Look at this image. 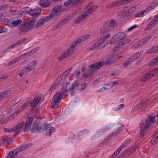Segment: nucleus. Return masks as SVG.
<instances>
[{"label":"nucleus","instance_id":"nucleus-24","mask_svg":"<svg viewBox=\"0 0 158 158\" xmlns=\"http://www.w3.org/2000/svg\"><path fill=\"white\" fill-rule=\"evenodd\" d=\"M63 77L62 78H58L57 79L56 81L55 82L54 84L52 86V89H56L57 88V85H60L61 83H63Z\"/></svg>","mask_w":158,"mask_h":158},{"label":"nucleus","instance_id":"nucleus-13","mask_svg":"<svg viewBox=\"0 0 158 158\" xmlns=\"http://www.w3.org/2000/svg\"><path fill=\"white\" fill-rule=\"evenodd\" d=\"M73 51V50H72V49L69 47L66 51L64 52L60 57H58V59L60 60H62L63 59L69 56L70 55L72 54Z\"/></svg>","mask_w":158,"mask_h":158},{"label":"nucleus","instance_id":"nucleus-48","mask_svg":"<svg viewBox=\"0 0 158 158\" xmlns=\"http://www.w3.org/2000/svg\"><path fill=\"white\" fill-rule=\"evenodd\" d=\"M154 75V73H152V72L150 71L146 75V76L147 77V79H148Z\"/></svg>","mask_w":158,"mask_h":158},{"label":"nucleus","instance_id":"nucleus-33","mask_svg":"<svg viewBox=\"0 0 158 158\" xmlns=\"http://www.w3.org/2000/svg\"><path fill=\"white\" fill-rule=\"evenodd\" d=\"M21 111H22V110H20V111H19V110H18L13 113L12 114L10 115L8 117L9 121L13 119L16 116H17L19 113Z\"/></svg>","mask_w":158,"mask_h":158},{"label":"nucleus","instance_id":"nucleus-16","mask_svg":"<svg viewBox=\"0 0 158 158\" xmlns=\"http://www.w3.org/2000/svg\"><path fill=\"white\" fill-rule=\"evenodd\" d=\"M29 115L35 117L37 118L42 119L40 117L41 112L38 109H31Z\"/></svg>","mask_w":158,"mask_h":158},{"label":"nucleus","instance_id":"nucleus-19","mask_svg":"<svg viewBox=\"0 0 158 158\" xmlns=\"http://www.w3.org/2000/svg\"><path fill=\"white\" fill-rule=\"evenodd\" d=\"M103 61L97 62L90 65L89 66L92 69H98L103 66Z\"/></svg>","mask_w":158,"mask_h":158},{"label":"nucleus","instance_id":"nucleus-37","mask_svg":"<svg viewBox=\"0 0 158 158\" xmlns=\"http://www.w3.org/2000/svg\"><path fill=\"white\" fill-rule=\"evenodd\" d=\"M158 63V58H155L150 61L149 66L150 67Z\"/></svg>","mask_w":158,"mask_h":158},{"label":"nucleus","instance_id":"nucleus-8","mask_svg":"<svg viewBox=\"0 0 158 158\" xmlns=\"http://www.w3.org/2000/svg\"><path fill=\"white\" fill-rule=\"evenodd\" d=\"M123 127L124 125H122L120 126L116 131H114V132L111 133L105 139L101 142L100 144L98 146V147H99L103 146V145L106 144L107 141H109L110 139L113 138L115 136L117 135L118 133L122 130Z\"/></svg>","mask_w":158,"mask_h":158},{"label":"nucleus","instance_id":"nucleus-23","mask_svg":"<svg viewBox=\"0 0 158 158\" xmlns=\"http://www.w3.org/2000/svg\"><path fill=\"white\" fill-rule=\"evenodd\" d=\"M151 141V143L156 144L158 141V128L155 131Z\"/></svg>","mask_w":158,"mask_h":158},{"label":"nucleus","instance_id":"nucleus-32","mask_svg":"<svg viewBox=\"0 0 158 158\" xmlns=\"http://www.w3.org/2000/svg\"><path fill=\"white\" fill-rule=\"evenodd\" d=\"M148 99H146L143 101L142 102L138 104L137 106V108L139 109H140L141 108H146L145 106L146 104L148 102Z\"/></svg>","mask_w":158,"mask_h":158},{"label":"nucleus","instance_id":"nucleus-20","mask_svg":"<svg viewBox=\"0 0 158 158\" xmlns=\"http://www.w3.org/2000/svg\"><path fill=\"white\" fill-rule=\"evenodd\" d=\"M158 23V15L155 16V19H153L149 24L145 28V30H147L151 29L154 25Z\"/></svg>","mask_w":158,"mask_h":158},{"label":"nucleus","instance_id":"nucleus-30","mask_svg":"<svg viewBox=\"0 0 158 158\" xmlns=\"http://www.w3.org/2000/svg\"><path fill=\"white\" fill-rule=\"evenodd\" d=\"M119 41L123 40L127 36V34L123 32H119L116 34Z\"/></svg>","mask_w":158,"mask_h":158},{"label":"nucleus","instance_id":"nucleus-27","mask_svg":"<svg viewBox=\"0 0 158 158\" xmlns=\"http://www.w3.org/2000/svg\"><path fill=\"white\" fill-rule=\"evenodd\" d=\"M110 31V29L105 23L101 29V33L102 34H105Z\"/></svg>","mask_w":158,"mask_h":158},{"label":"nucleus","instance_id":"nucleus-29","mask_svg":"<svg viewBox=\"0 0 158 158\" xmlns=\"http://www.w3.org/2000/svg\"><path fill=\"white\" fill-rule=\"evenodd\" d=\"M98 6L96 5L89 7L85 12L86 14L88 15L89 14H92L93 12L95 11L98 8Z\"/></svg>","mask_w":158,"mask_h":158},{"label":"nucleus","instance_id":"nucleus-5","mask_svg":"<svg viewBox=\"0 0 158 158\" xmlns=\"http://www.w3.org/2000/svg\"><path fill=\"white\" fill-rule=\"evenodd\" d=\"M35 21V18L32 17V20L28 22H24L22 23L18 27V30L19 31V34H22L27 32L33 28L34 23Z\"/></svg>","mask_w":158,"mask_h":158},{"label":"nucleus","instance_id":"nucleus-22","mask_svg":"<svg viewBox=\"0 0 158 158\" xmlns=\"http://www.w3.org/2000/svg\"><path fill=\"white\" fill-rule=\"evenodd\" d=\"M88 16H88V15L86 14L85 12L81 16H78L76 18L75 22L76 24L79 23L82 21L83 19L87 18Z\"/></svg>","mask_w":158,"mask_h":158},{"label":"nucleus","instance_id":"nucleus-57","mask_svg":"<svg viewBox=\"0 0 158 158\" xmlns=\"http://www.w3.org/2000/svg\"><path fill=\"white\" fill-rule=\"evenodd\" d=\"M128 153V151L127 150H126L124 151L123 152H122L121 154V156L122 157H123L126 155Z\"/></svg>","mask_w":158,"mask_h":158},{"label":"nucleus","instance_id":"nucleus-54","mask_svg":"<svg viewBox=\"0 0 158 158\" xmlns=\"http://www.w3.org/2000/svg\"><path fill=\"white\" fill-rule=\"evenodd\" d=\"M151 38L150 36H148L146 37H145L143 39H142V41L143 42H144L145 43L148 40Z\"/></svg>","mask_w":158,"mask_h":158},{"label":"nucleus","instance_id":"nucleus-9","mask_svg":"<svg viewBox=\"0 0 158 158\" xmlns=\"http://www.w3.org/2000/svg\"><path fill=\"white\" fill-rule=\"evenodd\" d=\"M41 10L38 8H35L33 9H31L29 11L26 10L23 11L20 14L21 15H23L24 14H28L31 15V19H32V17H34L36 20V17H35L38 16L41 12Z\"/></svg>","mask_w":158,"mask_h":158},{"label":"nucleus","instance_id":"nucleus-39","mask_svg":"<svg viewBox=\"0 0 158 158\" xmlns=\"http://www.w3.org/2000/svg\"><path fill=\"white\" fill-rule=\"evenodd\" d=\"M147 12L146 10H144L142 11L141 12H139L137 13L136 15H135V16L136 17H143L144 14L145 15L146 14Z\"/></svg>","mask_w":158,"mask_h":158},{"label":"nucleus","instance_id":"nucleus-28","mask_svg":"<svg viewBox=\"0 0 158 158\" xmlns=\"http://www.w3.org/2000/svg\"><path fill=\"white\" fill-rule=\"evenodd\" d=\"M4 144L7 145L11 144L12 142V139L11 138H9L8 137H5L3 138Z\"/></svg>","mask_w":158,"mask_h":158},{"label":"nucleus","instance_id":"nucleus-21","mask_svg":"<svg viewBox=\"0 0 158 158\" xmlns=\"http://www.w3.org/2000/svg\"><path fill=\"white\" fill-rule=\"evenodd\" d=\"M11 93V90H7L0 93V101L8 97Z\"/></svg>","mask_w":158,"mask_h":158},{"label":"nucleus","instance_id":"nucleus-52","mask_svg":"<svg viewBox=\"0 0 158 158\" xmlns=\"http://www.w3.org/2000/svg\"><path fill=\"white\" fill-rule=\"evenodd\" d=\"M140 56V53L139 52H138L137 53L135 54L133 56V58L135 59V60H136L137 58H138Z\"/></svg>","mask_w":158,"mask_h":158},{"label":"nucleus","instance_id":"nucleus-6","mask_svg":"<svg viewBox=\"0 0 158 158\" xmlns=\"http://www.w3.org/2000/svg\"><path fill=\"white\" fill-rule=\"evenodd\" d=\"M78 10H77L73 11V12L70 13L64 19L61 21H60L58 23L56 24L53 27L52 30H55L59 28L61 26L64 24L67 23L68 22V21L70 19H71L72 17H73L76 15Z\"/></svg>","mask_w":158,"mask_h":158},{"label":"nucleus","instance_id":"nucleus-64","mask_svg":"<svg viewBox=\"0 0 158 158\" xmlns=\"http://www.w3.org/2000/svg\"><path fill=\"white\" fill-rule=\"evenodd\" d=\"M127 60H128V61H129V62L131 63L134 60H135V59L133 58V56L130 58H128Z\"/></svg>","mask_w":158,"mask_h":158},{"label":"nucleus","instance_id":"nucleus-60","mask_svg":"<svg viewBox=\"0 0 158 158\" xmlns=\"http://www.w3.org/2000/svg\"><path fill=\"white\" fill-rule=\"evenodd\" d=\"M84 1V0H76L73 2V4L74 5H76L77 4L80 2L81 1L82 2V1Z\"/></svg>","mask_w":158,"mask_h":158},{"label":"nucleus","instance_id":"nucleus-59","mask_svg":"<svg viewBox=\"0 0 158 158\" xmlns=\"http://www.w3.org/2000/svg\"><path fill=\"white\" fill-rule=\"evenodd\" d=\"M113 7V4L112 3H111L110 4H108L106 6V8H110Z\"/></svg>","mask_w":158,"mask_h":158},{"label":"nucleus","instance_id":"nucleus-46","mask_svg":"<svg viewBox=\"0 0 158 158\" xmlns=\"http://www.w3.org/2000/svg\"><path fill=\"white\" fill-rule=\"evenodd\" d=\"M90 36L89 35L86 34L80 37L78 39V40H80L81 43V42H82L84 41L85 40L89 38L90 37Z\"/></svg>","mask_w":158,"mask_h":158},{"label":"nucleus","instance_id":"nucleus-49","mask_svg":"<svg viewBox=\"0 0 158 158\" xmlns=\"http://www.w3.org/2000/svg\"><path fill=\"white\" fill-rule=\"evenodd\" d=\"M26 38H25L20 39L19 41L16 43L18 45V46L23 43L26 40Z\"/></svg>","mask_w":158,"mask_h":158},{"label":"nucleus","instance_id":"nucleus-43","mask_svg":"<svg viewBox=\"0 0 158 158\" xmlns=\"http://www.w3.org/2000/svg\"><path fill=\"white\" fill-rule=\"evenodd\" d=\"M158 6V4L157 3L154 2L148 7L147 9L148 10H151Z\"/></svg>","mask_w":158,"mask_h":158},{"label":"nucleus","instance_id":"nucleus-42","mask_svg":"<svg viewBox=\"0 0 158 158\" xmlns=\"http://www.w3.org/2000/svg\"><path fill=\"white\" fill-rule=\"evenodd\" d=\"M32 70V69L27 66L22 70V72H23V75H25Z\"/></svg>","mask_w":158,"mask_h":158},{"label":"nucleus","instance_id":"nucleus-47","mask_svg":"<svg viewBox=\"0 0 158 158\" xmlns=\"http://www.w3.org/2000/svg\"><path fill=\"white\" fill-rule=\"evenodd\" d=\"M58 102L52 101L51 103L52 108V109H56L58 107L59 104L57 103Z\"/></svg>","mask_w":158,"mask_h":158},{"label":"nucleus","instance_id":"nucleus-12","mask_svg":"<svg viewBox=\"0 0 158 158\" xmlns=\"http://www.w3.org/2000/svg\"><path fill=\"white\" fill-rule=\"evenodd\" d=\"M24 124L23 122H21L12 128L11 131L13 132H15L14 134V137L16 135H18L20 133L21 128Z\"/></svg>","mask_w":158,"mask_h":158},{"label":"nucleus","instance_id":"nucleus-56","mask_svg":"<svg viewBox=\"0 0 158 158\" xmlns=\"http://www.w3.org/2000/svg\"><path fill=\"white\" fill-rule=\"evenodd\" d=\"M8 121H9V120H8V117H7L5 119H2V121H1V124H4V123H7Z\"/></svg>","mask_w":158,"mask_h":158},{"label":"nucleus","instance_id":"nucleus-53","mask_svg":"<svg viewBox=\"0 0 158 158\" xmlns=\"http://www.w3.org/2000/svg\"><path fill=\"white\" fill-rule=\"evenodd\" d=\"M8 77V75H4L0 77V82L2 81L4 79H6Z\"/></svg>","mask_w":158,"mask_h":158},{"label":"nucleus","instance_id":"nucleus-38","mask_svg":"<svg viewBox=\"0 0 158 158\" xmlns=\"http://www.w3.org/2000/svg\"><path fill=\"white\" fill-rule=\"evenodd\" d=\"M36 64L37 60H34L28 64L27 65V66L32 70L34 67L36 65Z\"/></svg>","mask_w":158,"mask_h":158},{"label":"nucleus","instance_id":"nucleus-10","mask_svg":"<svg viewBox=\"0 0 158 158\" xmlns=\"http://www.w3.org/2000/svg\"><path fill=\"white\" fill-rule=\"evenodd\" d=\"M110 37V33L107 34L105 35L103 37L101 38L94 43V45L92 46L90 48L91 50H94L96 49L98 47L106 41V40Z\"/></svg>","mask_w":158,"mask_h":158},{"label":"nucleus","instance_id":"nucleus-26","mask_svg":"<svg viewBox=\"0 0 158 158\" xmlns=\"http://www.w3.org/2000/svg\"><path fill=\"white\" fill-rule=\"evenodd\" d=\"M26 57H26V54L24 53L20 56L19 57L15 58V60H12L11 62H12V64H14L20 61Z\"/></svg>","mask_w":158,"mask_h":158},{"label":"nucleus","instance_id":"nucleus-44","mask_svg":"<svg viewBox=\"0 0 158 158\" xmlns=\"http://www.w3.org/2000/svg\"><path fill=\"white\" fill-rule=\"evenodd\" d=\"M21 22L22 20L20 19H19L12 22V25L14 27L17 26L21 23Z\"/></svg>","mask_w":158,"mask_h":158},{"label":"nucleus","instance_id":"nucleus-15","mask_svg":"<svg viewBox=\"0 0 158 158\" xmlns=\"http://www.w3.org/2000/svg\"><path fill=\"white\" fill-rule=\"evenodd\" d=\"M33 118L32 117H30L26 121L25 124L24 128L23 129H22L23 132L27 131L30 129V127L32 125L33 122Z\"/></svg>","mask_w":158,"mask_h":158},{"label":"nucleus","instance_id":"nucleus-4","mask_svg":"<svg viewBox=\"0 0 158 158\" xmlns=\"http://www.w3.org/2000/svg\"><path fill=\"white\" fill-rule=\"evenodd\" d=\"M155 121L154 117L149 115L147 118L143 120L141 122L140 133L141 136L143 137L146 134L148 127L154 122Z\"/></svg>","mask_w":158,"mask_h":158},{"label":"nucleus","instance_id":"nucleus-25","mask_svg":"<svg viewBox=\"0 0 158 158\" xmlns=\"http://www.w3.org/2000/svg\"><path fill=\"white\" fill-rule=\"evenodd\" d=\"M77 81L78 83V85L77 87V88L76 89H73V90L74 91V94L75 93V92L77 91L78 89H79L81 90H84L87 87V84L85 83H83L80 85L79 86V83L78 81H76L74 82Z\"/></svg>","mask_w":158,"mask_h":158},{"label":"nucleus","instance_id":"nucleus-45","mask_svg":"<svg viewBox=\"0 0 158 158\" xmlns=\"http://www.w3.org/2000/svg\"><path fill=\"white\" fill-rule=\"evenodd\" d=\"M132 140V139L131 138H130L127 139L122 144V147H123L124 148L127 146Z\"/></svg>","mask_w":158,"mask_h":158},{"label":"nucleus","instance_id":"nucleus-62","mask_svg":"<svg viewBox=\"0 0 158 158\" xmlns=\"http://www.w3.org/2000/svg\"><path fill=\"white\" fill-rule=\"evenodd\" d=\"M18 46L17 43H15V44H13L11 45V46L10 47V49H11V48H15V47H16V46Z\"/></svg>","mask_w":158,"mask_h":158},{"label":"nucleus","instance_id":"nucleus-11","mask_svg":"<svg viewBox=\"0 0 158 158\" xmlns=\"http://www.w3.org/2000/svg\"><path fill=\"white\" fill-rule=\"evenodd\" d=\"M25 150L22 146L18 148L10 151L8 153L7 158H15V156L18 153Z\"/></svg>","mask_w":158,"mask_h":158},{"label":"nucleus","instance_id":"nucleus-14","mask_svg":"<svg viewBox=\"0 0 158 158\" xmlns=\"http://www.w3.org/2000/svg\"><path fill=\"white\" fill-rule=\"evenodd\" d=\"M131 41V40L129 38H127L123 41H120L118 43L115 48H113V51L115 52L118 50L120 48L124 46L125 44L129 43Z\"/></svg>","mask_w":158,"mask_h":158},{"label":"nucleus","instance_id":"nucleus-18","mask_svg":"<svg viewBox=\"0 0 158 158\" xmlns=\"http://www.w3.org/2000/svg\"><path fill=\"white\" fill-rule=\"evenodd\" d=\"M134 0H121L112 2L113 7H118L121 5L133 1Z\"/></svg>","mask_w":158,"mask_h":158},{"label":"nucleus","instance_id":"nucleus-61","mask_svg":"<svg viewBox=\"0 0 158 158\" xmlns=\"http://www.w3.org/2000/svg\"><path fill=\"white\" fill-rule=\"evenodd\" d=\"M151 72H152V73H154L155 75L156 73H158V67L155 68L152 71H151Z\"/></svg>","mask_w":158,"mask_h":158},{"label":"nucleus","instance_id":"nucleus-3","mask_svg":"<svg viewBox=\"0 0 158 158\" xmlns=\"http://www.w3.org/2000/svg\"><path fill=\"white\" fill-rule=\"evenodd\" d=\"M38 121L36 120L34 122L31 131L32 133H35L37 131L39 132H42L44 129L47 130L46 134L48 136L51 135V133L54 131L55 129L53 127H49V125L46 123L43 124V129L41 127L39 126V124L37 123Z\"/></svg>","mask_w":158,"mask_h":158},{"label":"nucleus","instance_id":"nucleus-58","mask_svg":"<svg viewBox=\"0 0 158 158\" xmlns=\"http://www.w3.org/2000/svg\"><path fill=\"white\" fill-rule=\"evenodd\" d=\"M145 44L144 42H143V41H142V40H141L137 42L136 45H138L139 46L142 45L143 44Z\"/></svg>","mask_w":158,"mask_h":158},{"label":"nucleus","instance_id":"nucleus-50","mask_svg":"<svg viewBox=\"0 0 158 158\" xmlns=\"http://www.w3.org/2000/svg\"><path fill=\"white\" fill-rule=\"evenodd\" d=\"M32 145V143H31L26 144L23 145H22V146L23 147V148H24V149L25 150L31 146Z\"/></svg>","mask_w":158,"mask_h":158},{"label":"nucleus","instance_id":"nucleus-17","mask_svg":"<svg viewBox=\"0 0 158 158\" xmlns=\"http://www.w3.org/2000/svg\"><path fill=\"white\" fill-rule=\"evenodd\" d=\"M105 24L110 30L113 29L118 24L113 19H111L106 23Z\"/></svg>","mask_w":158,"mask_h":158},{"label":"nucleus","instance_id":"nucleus-63","mask_svg":"<svg viewBox=\"0 0 158 158\" xmlns=\"http://www.w3.org/2000/svg\"><path fill=\"white\" fill-rule=\"evenodd\" d=\"M137 26V25H134V26H132L131 27H130L128 29H127V31H131L134 28H136V27Z\"/></svg>","mask_w":158,"mask_h":158},{"label":"nucleus","instance_id":"nucleus-1","mask_svg":"<svg viewBox=\"0 0 158 158\" xmlns=\"http://www.w3.org/2000/svg\"><path fill=\"white\" fill-rule=\"evenodd\" d=\"M65 85H64L62 88L61 92H57L54 96V100L53 101L58 102L62 97L63 95L66 96L69 91L71 92L72 95H74V91L73 89H76L78 85L77 82L76 81L73 83L71 86L69 81L65 82Z\"/></svg>","mask_w":158,"mask_h":158},{"label":"nucleus","instance_id":"nucleus-41","mask_svg":"<svg viewBox=\"0 0 158 158\" xmlns=\"http://www.w3.org/2000/svg\"><path fill=\"white\" fill-rule=\"evenodd\" d=\"M158 51V48L157 46L152 48L151 49L148 50L147 53L148 54H150L156 52Z\"/></svg>","mask_w":158,"mask_h":158},{"label":"nucleus","instance_id":"nucleus-36","mask_svg":"<svg viewBox=\"0 0 158 158\" xmlns=\"http://www.w3.org/2000/svg\"><path fill=\"white\" fill-rule=\"evenodd\" d=\"M80 43V40L77 39V40L73 43L69 47L72 50H73L75 47L77 46V44H79Z\"/></svg>","mask_w":158,"mask_h":158},{"label":"nucleus","instance_id":"nucleus-7","mask_svg":"<svg viewBox=\"0 0 158 158\" xmlns=\"http://www.w3.org/2000/svg\"><path fill=\"white\" fill-rule=\"evenodd\" d=\"M41 98L40 97H36L32 101H27L24 103L22 106L21 108L25 109L27 108H29L31 106L32 108H33V106L36 108V106L41 101Z\"/></svg>","mask_w":158,"mask_h":158},{"label":"nucleus","instance_id":"nucleus-31","mask_svg":"<svg viewBox=\"0 0 158 158\" xmlns=\"http://www.w3.org/2000/svg\"><path fill=\"white\" fill-rule=\"evenodd\" d=\"M40 48L37 47L32 49L30 51H29L25 53L26 54V57H28L30 56L31 55L33 54V53L37 52L39 49Z\"/></svg>","mask_w":158,"mask_h":158},{"label":"nucleus","instance_id":"nucleus-35","mask_svg":"<svg viewBox=\"0 0 158 158\" xmlns=\"http://www.w3.org/2000/svg\"><path fill=\"white\" fill-rule=\"evenodd\" d=\"M119 41L116 35L114 36L110 40V43L111 44H114L116 43Z\"/></svg>","mask_w":158,"mask_h":158},{"label":"nucleus","instance_id":"nucleus-40","mask_svg":"<svg viewBox=\"0 0 158 158\" xmlns=\"http://www.w3.org/2000/svg\"><path fill=\"white\" fill-rule=\"evenodd\" d=\"M2 21L6 25L11 27V26L12 25L11 20L8 19L4 18L3 19Z\"/></svg>","mask_w":158,"mask_h":158},{"label":"nucleus","instance_id":"nucleus-55","mask_svg":"<svg viewBox=\"0 0 158 158\" xmlns=\"http://www.w3.org/2000/svg\"><path fill=\"white\" fill-rule=\"evenodd\" d=\"M8 29L6 28H4L3 27H1V31H0V32H1L2 33H4L6 32H7L8 31Z\"/></svg>","mask_w":158,"mask_h":158},{"label":"nucleus","instance_id":"nucleus-34","mask_svg":"<svg viewBox=\"0 0 158 158\" xmlns=\"http://www.w3.org/2000/svg\"><path fill=\"white\" fill-rule=\"evenodd\" d=\"M94 73V71L91 69H88L86 73L84 72L82 74V76L87 77H89L92 76Z\"/></svg>","mask_w":158,"mask_h":158},{"label":"nucleus","instance_id":"nucleus-2","mask_svg":"<svg viewBox=\"0 0 158 158\" xmlns=\"http://www.w3.org/2000/svg\"><path fill=\"white\" fill-rule=\"evenodd\" d=\"M61 5L56 6L51 10V13L49 15L44 18L40 20L35 26L36 28H38L42 26L43 24L50 20L54 18L56 19L57 16L60 15V12L61 11Z\"/></svg>","mask_w":158,"mask_h":158},{"label":"nucleus","instance_id":"nucleus-51","mask_svg":"<svg viewBox=\"0 0 158 158\" xmlns=\"http://www.w3.org/2000/svg\"><path fill=\"white\" fill-rule=\"evenodd\" d=\"M45 1L40 0L39 1L38 4L40 5H41L43 7L46 6V4Z\"/></svg>","mask_w":158,"mask_h":158}]
</instances>
